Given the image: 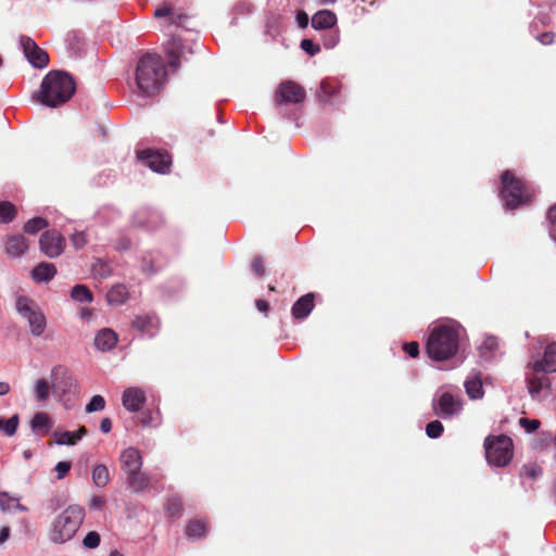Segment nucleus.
Here are the masks:
<instances>
[{"label": "nucleus", "mask_w": 556, "mask_h": 556, "mask_svg": "<svg viewBox=\"0 0 556 556\" xmlns=\"http://www.w3.org/2000/svg\"><path fill=\"white\" fill-rule=\"evenodd\" d=\"M76 90L74 78L63 71H50L42 79L34 98L49 108L67 102Z\"/></svg>", "instance_id": "1"}, {"label": "nucleus", "mask_w": 556, "mask_h": 556, "mask_svg": "<svg viewBox=\"0 0 556 556\" xmlns=\"http://www.w3.org/2000/svg\"><path fill=\"white\" fill-rule=\"evenodd\" d=\"M464 328L450 321L435 327L427 341V352L434 361H444L456 354L464 339Z\"/></svg>", "instance_id": "2"}, {"label": "nucleus", "mask_w": 556, "mask_h": 556, "mask_svg": "<svg viewBox=\"0 0 556 556\" xmlns=\"http://www.w3.org/2000/svg\"><path fill=\"white\" fill-rule=\"evenodd\" d=\"M85 519V509L72 504L65 507L51 521L48 539L53 544H64L71 541L79 530Z\"/></svg>", "instance_id": "3"}, {"label": "nucleus", "mask_w": 556, "mask_h": 556, "mask_svg": "<svg viewBox=\"0 0 556 556\" xmlns=\"http://www.w3.org/2000/svg\"><path fill=\"white\" fill-rule=\"evenodd\" d=\"M166 75L163 60L153 53L143 54L137 64L135 79L140 92L153 94L164 83Z\"/></svg>", "instance_id": "4"}, {"label": "nucleus", "mask_w": 556, "mask_h": 556, "mask_svg": "<svg viewBox=\"0 0 556 556\" xmlns=\"http://www.w3.org/2000/svg\"><path fill=\"white\" fill-rule=\"evenodd\" d=\"M52 380V395L62 403L63 406L70 407V396L79 392V383L71 370L64 365H55L50 371Z\"/></svg>", "instance_id": "5"}, {"label": "nucleus", "mask_w": 556, "mask_h": 556, "mask_svg": "<svg viewBox=\"0 0 556 556\" xmlns=\"http://www.w3.org/2000/svg\"><path fill=\"white\" fill-rule=\"evenodd\" d=\"M17 314L28 323L29 331L34 337H41L47 328V318L38 303L26 296L15 299Z\"/></svg>", "instance_id": "6"}, {"label": "nucleus", "mask_w": 556, "mask_h": 556, "mask_svg": "<svg viewBox=\"0 0 556 556\" xmlns=\"http://www.w3.org/2000/svg\"><path fill=\"white\" fill-rule=\"evenodd\" d=\"M501 184V195L507 208L513 210L518 205L526 204L532 198V193L527 190L523 181L517 179L509 170L502 174Z\"/></svg>", "instance_id": "7"}, {"label": "nucleus", "mask_w": 556, "mask_h": 556, "mask_svg": "<svg viewBox=\"0 0 556 556\" xmlns=\"http://www.w3.org/2000/svg\"><path fill=\"white\" fill-rule=\"evenodd\" d=\"M485 457L490 465L504 467L513 458V440L504 434L486 437L484 440Z\"/></svg>", "instance_id": "8"}, {"label": "nucleus", "mask_w": 556, "mask_h": 556, "mask_svg": "<svg viewBox=\"0 0 556 556\" xmlns=\"http://www.w3.org/2000/svg\"><path fill=\"white\" fill-rule=\"evenodd\" d=\"M434 414L443 419H451L460 414L463 409L462 400L448 391H440L433 399Z\"/></svg>", "instance_id": "9"}, {"label": "nucleus", "mask_w": 556, "mask_h": 556, "mask_svg": "<svg viewBox=\"0 0 556 556\" xmlns=\"http://www.w3.org/2000/svg\"><path fill=\"white\" fill-rule=\"evenodd\" d=\"M138 159L155 173L165 174L172 165L170 155L163 150L144 149L137 152Z\"/></svg>", "instance_id": "10"}, {"label": "nucleus", "mask_w": 556, "mask_h": 556, "mask_svg": "<svg viewBox=\"0 0 556 556\" xmlns=\"http://www.w3.org/2000/svg\"><path fill=\"white\" fill-rule=\"evenodd\" d=\"M305 96V90L299 84L287 80L278 86L275 92V101L278 104H296L302 102Z\"/></svg>", "instance_id": "11"}, {"label": "nucleus", "mask_w": 556, "mask_h": 556, "mask_svg": "<svg viewBox=\"0 0 556 556\" xmlns=\"http://www.w3.org/2000/svg\"><path fill=\"white\" fill-rule=\"evenodd\" d=\"M40 250L50 258L60 256L64 251V238L55 230H49L39 239Z\"/></svg>", "instance_id": "12"}, {"label": "nucleus", "mask_w": 556, "mask_h": 556, "mask_svg": "<svg viewBox=\"0 0 556 556\" xmlns=\"http://www.w3.org/2000/svg\"><path fill=\"white\" fill-rule=\"evenodd\" d=\"M21 46L24 55L33 66L42 68L48 65L49 56L47 52L39 48L31 38L22 37Z\"/></svg>", "instance_id": "13"}, {"label": "nucleus", "mask_w": 556, "mask_h": 556, "mask_svg": "<svg viewBox=\"0 0 556 556\" xmlns=\"http://www.w3.org/2000/svg\"><path fill=\"white\" fill-rule=\"evenodd\" d=\"M534 372H556V342L548 344L541 359H534L529 364Z\"/></svg>", "instance_id": "14"}, {"label": "nucleus", "mask_w": 556, "mask_h": 556, "mask_svg": "<svg viewBox=\"0 0 556 556\" xmlns=\"http://www.w3.org/2000/svg\"><path fill=\"white\" fill-rule=\"evenodd\" d=\"M147 401L146 392L139 387L127 388L122 395V404L128 412H139Z\"/></svg>", "instance_id": "15"}, {"label": "nucleus", "mask_w": 556, "mask_h": 556, "mask_svg": "<svg viewBox=\"0 0 556 556\" xmlns=\"http://www.w3.org/2000/svg\"><path fill=\"white\" fill-rule=\"evenodd\" d=\"M544 374L534 372L532 368L527 374L528 390L533 399L543 397L544 392L549 389V379Z\"/></svg>", "instance_id": "16"}, {"label": "nucleus", "mask_w": 556, "mask_h": 556, "mask_svg": "<svg viewBox=\"0 0 556 556\" xmlns=\"http://www.w3.org/2000/svg\"><path fill=\"white\" fill-rule=\"evenodd\" d=\"M119 460L122 469L125 471L126 476L140 470L142 467V456L140 452L131 446L122 452Z\"/></svg>", "instance_id": "17"}, {"label": "nucleus", "mask_w": 556, "mask_h": 556, "mask_svg": "<svg viewBox=\"0 0 556 556\" xmlns=\"http://www.w3.org/2000/svg\"><path fill=\"white\" fill-rule=\"evenodd\" d=\"M20 496L12 495L9 492H0V509L3 513L15 514L17 511L25 513L28 510L26 506L21 504Z\"/></svg>", "instance_id": "18"}, {"label": "nucleus", "mask_w": 556, "mask_h": 556, "mask_svg": "<svg viewBox=\"0 0 556 556\" xmlns=\"http://www.w3.org/2000/svg\"><path fill=\"white\" fill-rule=\"evenodd\" d=\"M117 343V334L109 328L101 329L98 331L94 338V345L100 351H110Z\"/></svg>", "instance_id": "19"}, {"label": "nucleus", "mask_w": 556, "mask_h": 556, "mask_svg": "<svg viewBox=\"0 0 556 556\" xmlns=\"http://www.w3.org/2000/svg\"><path fill=\"white\" fill-rule=\"evenodd\" d=\"M27 249L28 244L23 236L14 235L8 238L5 252L9 256L20 257L26 252Z\"/></svg>", "instance_id": "20"}, {"label": "nucleus", "mask_w": 556, "mask_h": 556, "mask_svg": "<svg viewBox=\"0 0 556 556\" xmlns=\"http://www.w3.org/2000/svg\"><path fill=\"white\" fill-rule=\"evenodd\" d=\"M87 434L85 427H79L77 431H59L54 432V441L59 445H75Z\"/></svg>", "instance_id": "21"}, {"label": "nucleus", "mask_w": 556, "mask_h": 556, "mask_svg": "<svg viewBox=\"0 0 556 556\" xmlns=\"http://www.w3.org/2000/svg\"><path fill=\"white\" fill-rule=\"evenodd\" d=\"M56 274V268L51 263H39L34 269L31 270V278L35 282L41 283V282H48Z\"/></svg>", "instance_id": "22"}, {"label": "nucleus", "mask_w": 556, "mask_h": 556, "mask_svg": "<svg viewBox=\"0 0 556 556\" xmlns=\"http://www.w3.org/2000/svg\"><path fill=\"white\" fill-rule=\"evenodd\" d=\"M464 386L466 393L471 400H478L483 396L482 380L479 372H471Z\"/></svg>", "instance_id": "23"}, {"label": "nucleus", "mask_w": 556, "mask_h": 556, "mask_svg": "<svg viewBox=\"0 0 556 556\" xmlns=\"http://www.w3.org/2000/svg\"><path fill=\"white\" fill-rule=\"evenodd\" d=\"M337 23V16L329 10H320L316 12L312 17V26L315 29H327L334 26Z\"/></svg>", "instance_id": "24"}, {"label": "nucleus", "mask_w": 556, "mask_h": 556, "mask_svg": "<svg viewBox=\"0 0 556 556\" xmlns=\"http://www.w3.org/2000/svg\"><path fill=\"white\" fill-rule=\"evenodd\" d=\"M166 56L168 59V65L174 70L178 68L180 65L179 56L181 53V41L177 37H172L168 39L165 46Z\"/></svg>", "instance_id": "25"}, {"label": "nucleus", "mask_w": 556, "mask_h": 556, "mask_svg": "<svg viewBox=\"0 0 556 556\" xmlns=\"http://www.w3.org/2000/svg\"><path fill=\"white\" fill-rule=\"evenodd\" d=\"M314 307V295L307 293L301 296L292 306V315L295 318H305Z\"/></svg>", "instance_id": "26"}, {"label": "nucleus", "mask_w": 556, "mask_h": 556, "mask_svg": "<svg viewBox=\"0 0 556 556\" xmlns=\"http://www.w3.org/2000/svg\"><path fill=\"white\" fill-rule=\"evenodd\" d=\"M128 486L134 492H143L147 491L150 486L149 477L140 470L135 471L134 473H129L126 477Z\"/></svg>", "instance_id": "27"}, {"label": "nucleus", "mask_w": 556, "mask_h": 556, "mask_svg": "<svg viewBox=\"0 0 556 556\" xmlns=\"http://www.w3.org/2000/svg\"><path fill=\"white\" fill-rule=\"evenodd\" d=\"M52 381L49 382L46 378H39L34 382L33 394L37 402L48 401L52 394Z\"/></svg>", "instance_id": "28"}, {"label": "nucleus", "mask_w": 556, "mask_h": 556, "mask_svg": "<svg viewBox=\"0 0 556 556\" xmlns=\"http://www.w3.org/2000/svg\"><path fill=\"white\" fill-rule=\"evenodd\" d=\"M128 291L124 285H114L106 294L110 305L119 306L128 300Z\"/></svg>", "instance_id": "29"}, {"label": "nucleus", "mask_w": 556, "mask_h": 556, "mask_svg": "<svg viewBox=\"0 0 556 556\" xmlns=\"http://www.w3.org/2000/svg\"><path fill=\"white\" fill-rule=\"evenodd\" d=\"M134 327L140 331L152 336L157 328L159 321L150 315L137 316L132 323Z\"/></svg>", "instance_id": "30"}, {"label": "nucleus", "mask_w": 556, "mask_h": 556, "mask_svg": "<svg viewBox=\"0 0 556 556\" xmlns=\"http://www.w3.org/2000/svg\"><path fill=\"white\" fill-rule=\"evenodd\" d=\"M92 481L98 488H105L110 482V472L105 465L97 464L92 468Z\"/></svg>", "instance_id": "31"}, {"label": "nucleus", "mask_w": 556, "mask_h": 556, "mask_svg": "<svg viewBox=\"0 0 556 556\" xmlns=\"http://www.w3.org/2000/svg\"><path fill=\"white\" fill-rule=\"evenodd\" d=\"M52 426V420L47 413H36L30 421V427L34 431H42L48 433Z\"/></svg>", "instance_id": "32"}, {"label": "nucleus", "mask_w": 556, "mask_h": 556, "mask_svg": "<svg viewBox=\"0 0 556 556\" xmlns=\"http://www.w3.org/2000/svg\"><path fill=\"white\" fill-rule=\"evenodd\" d=\"M72 300L79 303H91L93 301L92 292L85 285H76L71 291Z\"/></svg>", "instance_id": "33"}, {"label": "nucleus", "mask_w": 556, "mask_h": 556, "mask_svg": "<svg viewBox=\"0 0 556 556\" xmlns=\"http://www.w3.org/2000/svg\"><path fill=\"white\" fill-rule=\"evenodd\" d=\"M207 527L205 522L201 520H193L187 526V535L193 539H199L205 535Z\"/></svg>", "instance_id": "34"}, {"label": "nucleus", "mask_w": 556, "mask_h": 556, "mask_svg": "<svg viewBox=\"0 0 556 556\" xmlns=\"http://www.w3.org/2000/svg\"><path fill=\"white\" fill-rule=\"evenodd\" d=\"M93 276L100 278H108L112 274V267L108 262L97 260L91 267Z\"/></svg>", "instance_id": "35"}, {"label": "nucleus", "mask_w": 556, "mask_h": 556, "mask_svg": "<svg viewBox=\"0 0 556 556\" xmlns=\"http://www.w3.org/2000/svg\"><path fill=\"white\" fill-rule=\"evenodd\" d=\"M47 226H48V222L45 218L34 217V218L29 219L24 225V231L26 233L34 235V233L38 232L39 230L46 228Z\"/></svg>", "instance_id": "36"}, {"label": "nucleus", "mask_w": 556, "mask_h": 556, "mask_svg": "<svg viewBox=\"0 0 556 556\" xmlns=\"http://www.w3.org/2000/svg\"><path fill=\"white\" fill-rule=\"evenodd\" d=\"M15 215V207L10 202L0 203V223H9Z\"/></svg>", "instance_id": "37"}, {"label": "nucleus", "mask_w": 556, "mask_h": 556, "mask_svg": "<svg viewBox=\"0 0 556 556\" xmlns=\"http://www.w3.org/2000/svg\"><path fill=\"white\" fill-rule=\"evenodd\" d=\"M105 407V400L102 395H93L89 403L86 405V413H94L103 410Z\"/></svg>", "instance_id": "38"}, {"label": "nucleus", "mask_w": 556, "mask_h": 556, "mask_svg": "<svg viewBox=\"0 0 556 556\" xmlns=\"http://www.w3.org/2000/svg\"><path fill=\"white\" fill-rule=\"evenodd\" d=\"M443 432V425L439 420L429 422L426 427V433L431 439L439 438Z\"/></svg>", "instance_id": "39"}, {"label": "nucleus", "mask_w": 556, "mask_h": 556, "mask_svg": "<svg viewBox=\"0 0 556 556\" xmlns=\"http://www.w3.org/2000/svg\"><path fill=\"white\" fill-rule=\"evenodd\" d=\"M17 426H18V416L14 415L11 418H9L7 421H3V426H2L3 432L8 437H12L16 432Z\"/></svg>", "instance_id": "40"}, {"label": "nucleus", "mask_w": 556, "mask_h": 556, "mask_svg": "<svg viewBox=\"0 0 556 556\" xmlns=\"http://www.w3.org/2000/svg\"><path fill=\"white\" fill-rule=\"evenodd\" d=\"M100 535L96 531H90L86 534L83 540V544L86 548H96L100 544Z\"/></svg>", "instance_id": "41"}, {"label": "nucleus", "mask_w": 556, "mask_h": 556, "mask_svg": "<svg viewBox=\"0 0 556 556\" xmlns=\"http://www.w3.org/2000/svg\"><path fill=\"white\" fill-rule=\"evenodd\" d=\"M519 425L525 429L526 432L532 433L539 429L541 422L538 419L520 418Z\"/></svg>", "instance_id": "42"}, {"label": "nucleus", "mask_w": 556, "mask_h": 556, "mask_svg": "<svg viewBox=\"0 0 556 556\" xmlns=\"http://www.w3.org/2000/svg\"><path fill=\"white\" fill-rule=\"evenodd\" d=\"M301 48L309 55H315L320 51L319 46L315 45L311 39H303L301 41Z\"/></svg>", "instance_id": "43"}, {"label": "nucleus", "mask_w": 556, "mask_h": 556, "mask_svg": "<svg viewBox=\"0 0 556 556\" xmlns=\"http://www.w3.org/2000/svg\"><path fill=\"white\" fill-rule=\"evenodd\" d=\"M54 469L58 473V479H63L71 470V463L70 462H59L55 465Z\"/></svg>", "instance_id": "44"}, {"label": "nucleus", "mask_w": 556, "mask_h": 556, "mask_svg": "<svg viewBox=\"0 0 556 556\" xmlns=\"http://www.w3.org/2000/svg\"><path fill=\"white\" fill-rule=\"evenodd\" d=\"M548 219L551 222V237L556 241V204L549 208Z\"/></svg>", "instance_id": "45"}, {"label": "nucleus", "mask_w": 556, "mask_h": 556, "mask_svg": "<svg viewBox=\"0 0 556 556\" xmlns=\"http://www.w3.org/2000/svg\"><path fill=\"white\" fill-rule=\"evenodd\" d=\"M72 243L74 244V247L76 249H80L83 248L86 243H87V238H86V235L81 231L79 232H75L72 238Z\"/></svg>", "instance_id": "46"}, {"label": "nucleus", "mask_w": 556, "mask_h": 556, "mask_svg": "<svg viewBox=\"0 0 556 556\" xmlns=\"http://www.w3.org/2000/svg\"><path fill=\"white\" fill-rule=\"evenodd\" d=\"M105 501L102 496H92L89 501V507L94 510L103 508Z\"/></svg>", "instance_id": "47"}, {"label": "nucleus", "mask_w": 556, "mask_h": 556, "mask_svg": "<svg viewBox=\"0 0 556 556\" xmlns=\"http://www.w3.org/2000/svg\"><path fill=\"white\" fill-rule=\"evenodd\" d=\"M404 351L410 356L416 357L419 354V345L417 342H410L404 345Z\"/></svg>", "instance_id": "48"}, {"label": "nucleus", "mask_w": 556, "mask_h": 556, "mask_svg": "<svg viewBox=\"0 0 556 556\" xmlns=\"http://www.w3.org/2000/svg\"><path fill=\"white\" fill-rule=\"evenodd\" d=\"M252 269L253 271L257 275V276H263L264 275V265H263V261L261 257H255L252 262Z\"/></svg>", "instance_id": "49"}, {"label": "nucleus", "mask_w": 556, "mask_h": 556, "mask_svg": "<svg viewBox=\"0 0 556 556\" xmlns=\"http://www.w3.org/2000/svg\"><path fill=\"white\" fill-rule=\"evenodd\" d=\"M173 14V10L168 4H164L161 8H157L154 12L155 17H164Z\"/></svg>", "instance_id": "50"}, {"label": "nucleus", "mask_w": 556, "mask_h": 556, "mask_svg": "<svg viewBox=\"0 0 556 556\" xmlns=\"http://www.w3.org/2000/svg\"><path fill=\"white\" fill-rule=\"evenodd\" d=\"M308 15L301 11L296 14V23L301 28H305L308 25Z\"/></svg>", "instance_id": "51"}, {"label": "nucleus", "mask_w": 556, "mask_h": 556, "mask_svg": "<svg viewBox=\"0 0 556 556\" xmlns=\"http://www.w3.org/2000/svg\"><path fill=\"white\" fill-rule=\"evenodd\" d=\"M329 89H330V84L328 81H323L320 85V93H319V97L323 100H327L331 96V92Z\"/></svg>", "instance_id": "52"}, {"label": "nucleus", "mask_w": 556, "mask_h": 556, "mask_svg": "<svg viewBox=\"0 0 556 556\" xmlns=\"http://www.w3.org/2000/svg\"><path fill=\"white\" fill-rule=\"evenodd\" d=\"M11 535V529L8 526L0 528V546L3 545Z\"/></svg>", "instance_id": "53"}, {"label": "nucleus", "mask_w": 556, "mask_h": 556, "mask_svg": "<svg viewBox=\"0 0 556 556\" xmlns=\"http://www.w3.org/2000/svg\"><path fill=\"white\" fill-rule=\"evenodd\" d=\"M523 472L531 478H535L541 475V468L538 466L525 467Z\"/></svg>", "instance_id": "54"}, {"label": "nucleus", "mask_w": 556, "mask_h": 556, "mask_svg": "<svg viewBox=\"0 0 556 556\" xmlns=\"http://www.w3.org/2000/svg\"><path fill=\"white\" fill-rule=\"evenodd\" d=\"M538 40L543 45H551L554 40V35L551 33H544L538 37Z\"/></svg>", "instance_id": "55"}, {"label": "nucleus", "mask_w": 556, "mask_h": 556, "mask_svg": "<svg viewBox=\"0 0 556 556\" xmlns=\"http://www.w3.org/2000/svg\"><path fill=\"white\" fill-rule=\"evenodd\" d=\"M100 429L103 433H109L112 429V421L110 418L102 419L100 424Z\"/></svg>", "instance_id": "56"}, {"label": "nucleus", "mask_w": 556, "mask_h": 556, "mask_svg": "<svg viewBox=\"0 0 556 556\" xmlns=\"http://www.w3.org/2000/svg\"><path fill=\"white\" fill-rule=\"evenodd\" d=\"M79 316L84 320H90L92 318V311L90 308H81L79 312Z\"/></svg>", "instance_id": "57"}, {"label": "nucleus", "mask_w": 556, "mask_h": 556, "mask_svg": "<svg viewBox=\"0 0 556 556\" xmlns=\"http://www.w3.org/2000/svg\"><path fill=\"white\" fill-rule=\"evenodd\" d=\"M338 41H339V36L333 35L329 41L325 42V47L327 49H332L338 43Z\"/></svg>", "instance_id": "58"}, {"label": "nucleus", "mask_w": 556, "mask_h": 556, "mask_svg": "<svg viewBox=\"0 0 556 556\" xmlns=\"http://www.w3.org/2000/svg\"><path fill=\"white\" fill-rule=\"evenodd\" d=\"M256 307L258 311L266 313L268 309V303L264 300H257Z\"/></svg>", "instance_id": "59"}, {"label": "nucleus", "mask_w": 556, "mask_h": 556, "mask_svg": "<svg viewBox=\"0 0 556 556\" xmlns=\"http://www.w3.org/2000/svg\"><path fill=\"white\" fill-rule=\"evenodd\" d=\"M10 392V384L8 382H0V395H5Z\"/></svg>", "instance_id": "60"}, {"label": "nucleus", "mask_w": 556, "mask_h": 556, "mask_svg": "<svg viewBox=\"0 0 556 556\" xmlns=\"http://www.w3.org/2000/svg\"><path fill=\"white\" fill-rule=\"evenodd\" d=\"M168 510H169V514H170V515L178 514V513H179V507H178V505L173 504V507H172V506H169V507H168Z\"/></svg>", "instance_id": "61"}, {"label": "nucleus", "mask_w": 556, "mask_h": 556, "mask_svg": "<svg viewBox=\"0 0 556 556\" xmlns=\"http://www.w3.org/2000/svg\"><path fill=\"white\" fill-rule=\"evenodd\" d=\"M23 457H24L25 459H29V458H31V457H33V452H31L30 450H25V451H23Z\"/></svg>", "instance_id": "62"}, {"label": "nucleus", "mask_w": 556, "mask_h": 556, "mask_svg": "<svg viewBox=\"0 0 556 556\" xmlns=\"http://www.w3.org/2000/svg\"><path fill=\"white\" fill-rule=\"evenodd\" d=\"M109 556H123L119 552L117 551H112Z\"/></svg>", "instance_id": "63"}, {"label": "nucleus", "mask_w": 556, "mask_h": 556, "mask_svg": "<svg viewBox=\"0 0 556 556\" xmlns=\"http://www.w3.org/2000/svg\"><path fill=\"white\" fill-rule=\"evenodd\" d=\"M2 426H3V419H0V430H3Z\"/></svg>", "instance_id": "64"}]
</instances>
